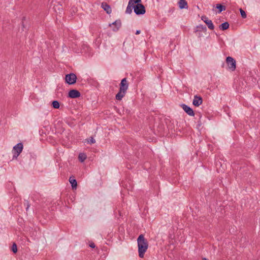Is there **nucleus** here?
I'll list each match as a JSON object with an SVG mask.
<instances>
[{"instance_id":"f257e3e1","label":"nucleus","mask_w":260,"mask_h":260,"mask_svg":"<svg viewBox=\"0 0 260 260\" xmlns=\"http://www.w3.org/2000/svg\"><path fill=\"white\" fill-rule=\"evenodd\" d=\"M137 243L139 256L140 258H143L148 247V242L147 240L145 239L144 235L141 234L137 239Z\"/></svg>"},{"instance_id":"f03ea898","label":"nucleus","mask_w":260,"mask_h":260,"mask_svg":"<svg viewBox=\"0 0 260 260\" xmlns=\"http://www.w3.org/2000/svg\"><path fill=\"white\" fill-rule=\"evenodd\" d=\"M128 87L126 78L122 79L120 83V88L119 92L116 94L115 98L117 100L120 101L126 94V90Z\"/></svg>"},{"instance_id":"7ed1b4c3","label":"nucleus","mask_w":260,"mask_h":260,"mask_svg":"<svg viewBox=\"0 0 260 260\" xmlns=\"http://www.w3.org/2000/svg\"><path fill=\"white\" fill-rule=\"evenodd\" d=\"M207 29L205 25H199L196 26L194 32L197 34L198 38L204 37V34L206 35Z\"/></svg>"},{"instance_id":"20e7f679","label":"nucleus","mask_w":260,"mask_h":260,"mask_svg":"<svg viewBox=\"0 0 260 260\" xmlns=\"http://www.w3.org/2000/svg\"><path fill=\"white\" fill-rule=\"evenodd\" d=\"M134 12L137 15H143L146 12L144 6L142 4H138L134 6Z\"/></svg>"},{"instance_id":"39448f33","label":"nucleus","mask_w":260,"mask_h":260,"mask_svg":"<svg viewBox=\"0 0 260 260\" xmlns=\"http://www.w3.org/2000/svg\"><path fill=\"white\" fill-rule=\"evenodd\" d=\"M23 148V144L22 143H19L16 144L13 147V150L14 151L13 158H17V157L22 151Z\"/></svg>"},{"instance_id":"423d86ee","label":"nucleus","mask_w":260,"mask_h":260,"mask_svg":"<svg viewBox=\"0 0 260 260\" xmlns=\"http://www.w3.org/2000/svg\"><path fill=\"white\" fill-rule=\"evenodd\" d=\"M66 82L69 84H74L76 82L77 76L74 73H70L66 75Z\"/></svg>"},{"instance_id":"0eeeda50","label":"nucleus","mask_w":260,"mask_h":260,"mask_svg":"<svg viewBox=\"0 0 260 260\" xmlns=\"http://www.w3.org/2000/svg\"><path fill=\"white\" fill-rule=\"evenodd\" d=\"M73 50L76 53H89L90 49L87 44H83L80 49L73 48Z\"/></svg>"},{"instance_id":"6e6552de","label":"nucleus","mask_w":260,"mask_h":260,"mask_svg":"<svg viewBox=\"0 0 260 260\" xmlns=\"http://www.w3.org/2000/svg\"><path fill=\"white\" fill-rule=\"evenodd\" d=\"M181 107L188 115L191 116H193L194 115L193 110L190 107L184 104L181 105Z\"/></svg>"},{"instance_id":"1a4fd4ad","label":"nucleus","mask_w":260,"mask_h":260,"mask_svg":"<svg viewBox=\"0 0 260 260\" xmlns=\"http://www.w3.org/2000/svg\"><path fill=\"white\" fill-rule=\"evenodd\" d=\"M201 19L207 24L208 27L213 30L214 28V25H213L212 21L211 20L208 19V17L206 16H202Z\"/></svg>"},{"instance_id":"9d476101","label":"nucleus","mask_w":260,"mask_h":260,"mask_svg":"<svg viewBox=\"0 0 260 260\" xmlns=\"http://www.w3.org/2000/svg\"><path fill=\"white\" fill-rule=\"evenodd\" d=\"M81 96L80 92L76 89H71L68 93V96L72 99H76Z\"/></svg>"},{"instance_id":"9b49d317","label":"nucleus","mask_w":260,"mask_h":260,"mask_svg":"<svg viewBox=\"0 0 260 260\" xmlns=\"http://www.w3.org/2000/svg\"><path fill=\"white\" fill-rule=\"evenodd\" d=\"M203 103V99L201 96L196 95L193 100L192 104L196 107H199Z\"/></svg>"},{"instance_id":"f8f14e48","label":"nucleus","mask_w":260,"mask_h":260,"mask_svg":"<svg viewBox=\"0 0 260 260\" xmlns=\"http://www.w3.org/2000/svg\"><path fill=\"white\" fill-rule=\"evenodd\" d=\"M101 7L108 14L112 12V10L110 6L106 2H103L101 4Z\"/></svg>"},{"instance_id":"ddd939ff","label":"nucleus","mask_w":260,"mask_h":260,"mask_svg":"<svg viewBox=\"0 0 260 260\" xmlns=\"http://www.w3.org/2000/svg\"><path fill=\"white\" fill-rule=\"evenodd\" d=\"M112 25H114L115 26V28H113V30L114 31H117L121 26V22L120 20H119V19L116 20L115 21L113 22L112 24H110L109 26H111Z\"/></svg>"},{"instance_id":"4468645a","label":"nucleus","mask_w":260,"mask_h":260,"mask_svg":"<svg viewBox=\"0 0 260 260\" xmlns=\"http://www.w3.org/2000/svg\"><path fill=\"white\" fill-rule=\"evenodd\" d=\"M178 4L180 9L188 8L187 2L186 0H179Z\"/></svg>"},{"instance_id":"2eb2a0df","label":"nucleus","mask_w":260,"mask_h":260,"mask_svg":"<svg viewBox=\"0 0 260 260\" xmlns=\"http://www.w3.org/2000/svg\"><path fill=\"white\" fill-rule=\"evenodd\" d=\"M227 65H236V60L232 57L228 56L226 58Z\"/></svg>"},{"instance_id":"dca6fc26","label":"nucleus","mask_w":260,"mask_h":260,"mask_svg":"<svg viewBox=\"0 0 260 260\" xmlns=\"http://www.w3.org/2000/svg\"><path fill=\"white\" fill-rule=\"evenodd\" d=\"M69 182L71 184L72 187L73 189H76L77 187V182L75 179L72 178L71 177L69 179Z\"/></svg>"},{"instance_id":"f3484780","label":"nucleus","mask_w":260,"mask_h":260,"mask_svg":"<svg viewBox=\"0 0 260 260\" xmlns=\"http://www.w3.org/2000/svg\"><path fill=\"white\" fill-rule=\"evenodd\" d=\"M216 8L218 9V13H220L222 11H225L226 9V7L225 6H223L221 4H218L216 6Z\"/></svg>"},{"instance_id":"a211bd4d","label":"nucleus","mask_w":260,"mask_h":260,"mask_svg":"<svg viewBox=\"0 0 260 260\" xmlns=\"http://www.w3.org/2000/svg\"><path fill=\"white\" fill-rule=\"evenodd\" d=\"M229 23L228 22H225L220 24L219 27L221 30H225L229 28Z\"/></svg>"},{"instance_id":"6ab92c4d","label":"nucleus","mask_w":260,"mask_h":260,"mask_svg":"<svg viewBox=\"0 0 260 260\" xmlns=\"http://www.w3.org/2000/svg\"><path fill=\"white\" fill-rule=\"evenodd\" d=\"M141 0H129L128 4L132 6H135L136 5L141 3Z\"/></svg>"},{"instance_id":"aec40b11","label":"nucleus","mask_w":260,"mask_h":260,"mask_svg":"<svg viewBox=\"0 0 260 260\" xmlns=\"http://www.w3.org/2000/svg\"><path fill=\"white\" fill-rule=\"evenodd\" d=\"M133 9H134V6H132L131 5H129L128 4V6L126 8L125 13L127 14H131L132 12Z\"/></svg>"},{"instance_id":"412c9836","label":"nucleus","mask_w":260,"mask_h":260,"mask_svg":"<svg viewBox=\"0 0 260 260\" xmlns=\"http://www.w3.org/2000/svg\"><path fill=\"white\" fill-rule=\"evenodd\" d=\"M87 158V156L84 153H80L78 156L79 160L81 162H83Z\"/></svg>"},{"instance_id":"4be33fe9","label":"nucleus","mask_w":260,"mask_h":260,"mask_svg":"<svg viewBox=\"0 0 260 260\" xmlns=\"http://www.w3.org/2000/svg\"><path fill=\"white\" fill-rule=\"evenodd\" d=\"M51 105L54 109H59L60 107V104L57 101H53Z\"/></svg>"},{"instance_id":"5701e85b","label":"nucleus","mask_w":260,"mask_h":260,"mask_svg":"<svg viewBox=\"0 0 260 260\" xmlns=\"http://www.w3.org/2000/svg\"><path fill=\"white\" fill-rule=\"evenodd\" d=\"M11 250L14 253H17L18 249H17V246L16 243H14L12 246L11 247Z\"/></svg>"},{"instance_id":"b1692460","label":"nucleus","mask_w":260,"mask_h":260,"mask_svg":"<svg viewBox=\"0 0 260 260\" xmlns=\"http://www.w3.org/2000/svg\"><path fill=\"white\" fill-rule=\"evenodd\" d=\"M239 11H240V14H241V16L242 18H246V17H247V15L246 14V12L242 8H240L239 9Z\"/></svg>"},{"instance_id":"393cba45","label":"nucleus","mask_w":260,"mask_h":260,"mask_svg":"<svg viewBox=\"0 0 260 260\" xmlns=\"http://www.w3.org/2000/svg\"><path fill=\"white\" fill-rule=\"evenodd\" d=\"M87 142L90 144H94L95 143V140L93 137H91L87 140Z\"/></svg>"},{"instance_id":"a878e982","label":"nucleus","mask_w":260,"mask_h":260,"mask_svg":"<svg viewBox=\"0 0 260 260\" xmlns=\"http://www.w3.org/2000/svg\"><path fill=\"white\" fill-rule=\"evenodd\" d=\"M236 66H228L227 70L234 71L235 70Z\"/></svg>"},{"instance_id":"bb28decb","label":"nucleus","mask_w":260,"mask_h":260,"mask_svg":"<svg viewBox=\"0 0 260 260\" xmlns=\"http://www.w3.org/2000/svg\"><path fill=\"white\" fill-rule=\"evenodd\" d=\"M26 205H27V207L26 208V211H27L28 210V208H29V207L30 206V205H29V202H28V201H26Z\"/></svg>"},{"instance_id":"cd10ccee","label":"nucleus","mask_w":260,"mask_h":260,"mask_svg":"<svg viewBox=\"0 0 260 260\" xmlns=\"http://www.w3.org/2000/svg\"><path fill=\"white\" fill-rule=\"evenodd\" d=\"M89 246L91 247V248H94L95 247V245L94 244V243L93 242H91L89 244Z\"/></svg>"},{"instance_id":"c85d7f7f","label":"nucleus","mask_w":260,"mask_h":260,"mask_svg":"<svg viewBox=\"0 0 260 260\" xmlns=\"http://www.w3.org/2000/svg\"><path fill=\"white\" fill-rule=\"evenodd\" d=\"M25 19V17H23V19H22V26L23 27H24V22H23V20Z\"/></svg>"},{"instance_id":"c756f323","label":"nucleus","mask_w":260,"mask_h":260,"mask_svg":"<svg viewBox=\"0 0 260 260\" xmlns=\"http://www.w3.org/2000/svg\"><path fill=\"white\" fill-rule=\"evenodd\" d=\"M140 32H141V31L140 30H136V35H139L140 34Z\"/></svg>"},{"instance_id":"7c9ffc66","label":"nucleus","mask_w":260,"mask_h":260,"mask_svg":"<svg viewBox=\"0 0 260 260\" xmlns=\"http://www.w3.org/2000/svg\"><path fill=\"white\" fill-rule=\"evenodd\" d=\"M202 260H208L206 258H203Z\"/></svg>"}]
</instances>
